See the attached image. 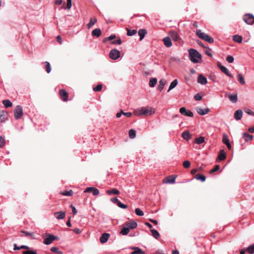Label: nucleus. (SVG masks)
<instances>
[{
    "label": "nucleus",
    "instance_id": "f03ea898",
    "mask_svg": "<svg viewBox=\"0 0 254 254\" xmlns=\"http://www.w3.org/2000/svg\"><path fill=\"white\" fill-rule=\"evenodd\" d=\"M14 115L15 119L18 120L23 115L22 107L20 105L16 106L14 110Z\"/></svg>",
    "mask_w": 254,
    "mask_h": 254
},
{
    "label": "nucleus",
    "instance_id": "393cba45",
    "mask_svg": "<svg viewBox=\"0 0 254 254\" xmlns=\"http://www.w3.org/2000/svg\"><path fill=\"white\" fill-rule=\"evenodd\" d=\"M190 134L188 131H185L182 133V137L187 141L190 138Z\"/></svg>",
    "mask_w": 254,
    "mask_h": 254
},
{
    "label": "nucleus",
    "instance_id": "8fccbe9b",
    "mask_svg": "<svg viewBox=\"0 0 254 254\" xmlns=\"http://www.w3.org/2000/svg\"><path fill=\"white\" fill-rule=\"evenodd\" d=\"M22 254H37V252L34 250H30L29 249L27 251H23L22 252Z\"/></svg>",
    "mask_w": 254,
    "mask_h": 254
},
{
    "label": "nucleus",
    "instance_id": "e433bc0d",
    "mask_svg": "<svg viewBox=\"0 0 254 254\" xmlns=\"http://www.w3.org/2000/svg\"><path fill=\"white\" fill-rule=\"evenodd\" d=\"M128 135L130 138L133 139L136 136V131L133 129H130L128 131Z\"/></svg>",
    "mask_w": 254,
    "mask_h": 254
},
{
    "label": "nucleus",
    "instance_id": "4be33fe9",
    "mask_svg": "<svg viewBox=\"0 0 254 254\" xmlns=\"http://www.w3.org/2000/svg\"><path fill=\"white\" fill-rule=\"evenodd\" d=\"M101 30L99 28H96L92 32V35L93 36H95L96 37H99L101 35Z\"/></svg>",
    "mask_w": 254,
    "mask_h": 254
},
{
    "label": "nucleus",
    "instance_id": "79ce46f5",
    "mask_svg": "<svg viewBox=\"0 0 254 254\" xmlns=\"http://www.w3.org/2000/svg\"><path fill=\"white\" fill-rule=\"evenodd\" d=\"M203 40L209 43H213L214 42V39H213V38L207 34L205 37V38Z\"/></svg>",
    "mask_w": 254,
    "mask_h": 254
},
{
    "label": "nucleus",
    "instance_id": "774afa93",
    "mask_svg": "<svg viewBox=\"0 0 254 254\" xmlns=\"http://www.w3.org/2000/svg\"><path fill=\"white\" fill-rule=\"evenodd\" d=\"M93 189V187H88L84 191V192H92V190Z\"/></svg>",
    "mask_w": 254,
    "mask_h": 254
},
{
    "label": "nucleus",
    "instance_id": "7ed1b4c3",
    "mask_svg": "<svg viewBox=\"0 0 254 254\" xmlns=\"http://www.w3.org/2000/svg\"><path fill=\"white\" fill-rule=\"evenodd\" d=\"M244 21L249 25H252L254 23V16L252 14H246L244 16Z\"/></svg>",
    "mask_w": 254,
    "mask_h": 254
},
{
    "label": "nucleus",
    "instance_id": "bf43d9fd",
    "mask_svg": "<svg viewBox=\"0 0 254 254\" xmlns=\"http://www.w3.org/2000/svg\"><path fill=\"white\" fill-rule=\"evenodd\" d=\"M92 192L94 195H98L99 194V190L97 188L93 187Z\"/></svg>",
    "mask_w": 254,
    "mask_h": 254
},
{
    "label": "nucleus",
    "instance_id": "bb28decb",
    "mask_svg": "<svg viewBox=\"0 0 254 254\" xmlns=\"http://www.w3.org/2000/svg\"><path fill=\"white\" fill-rule=\"evenodd\" d=\"M233 40L235 42L240 43L242 42L243 38L241 36L235 35L233 36Z\"/></svg>",
    "mask_w": 254,
    "mask_h": 254
},
{
    "label": "nucleus",
    "instance_id": "c756f323",
    "mask_svg": "<svg viewBox=\"0 0 254 254\" xmlns=\"http://www.w3.org/2000/svg\"><path fill=\"white\" fill-rule=\"evenodd\" d=\"M2 104L6 108L11 107L12 106V102L9 100L8 99L3 100Z\"/></svg>",
    "mask_w": 254,
    "mask_h": 254
},
{
    "label": "nucleus",
    "instance_id": "1a4fd4ad",
    "mask_svg": "<svg viewBox=\"0 0 254 254\" xmlns=\"http://www.w3.org/2000/svg\"><path fill=\"white\" fill-rule=\"evenodd\" d=\"M60 95L64 101H67L68 100L67 92L64 89H60L59 91Z\"/></svg>",
    "mask_w": 254,
    "mask_h": 254
},
{
    "label": "nucleus",
    "instance_id": "603ef678",
    "mask_svg": "<svg viewBox=\"0 0 254 254\" xmlns=\"http://www.w3.org/2000/svg\"><path fill=\"white\" fill-rule=\"evenodd\" d=\"M134 114L137 116L143 115V114L142 113L141 108L135 110L134 112Z\"/></svg>",
    "mask_w": 254,
    "mask_h": 254
},
{
    "label": "nucleus",
    "instance_id": "a18cd8bd",
    "mask_svg": "<svg viewBox=\"0 0 254 254\" xmlns=\"http://www.w3.org/2000/svg\"><path fill=\"white\" fill-rule=\"evenodd\" d=\"M45 68L47 73H50L51 71V67L50 63L48 62H45Z\"/></svg>",
    "mask_w": 254,
    "mask_h": 254
},
{
    "label": "nucleus",
    "instance_id": "e2e57ef3",
    "mask_svg": "<svg viewBox=\"0 0 254 254\" xmlns=\"http://www.w3.org/2000/svg\"><path fill=\"white\" fill-rule=\"evenodd\" d=\"M186 111L187 109L185 107H182L180 109V112L182 115H185Z\"/></svg>",
    "mask_w": 254,
    "mask_h": 254
},
{
    "label": "nucleus",
    "instance_id": "0eeeda50",
    "mask_svg": "<svg viewBox=\"0 0 254 254\" xmlns=\"http://www.w3.org/2000/svg\"><path fill=\"white\" fill-rule=\"evenodd\" d=\"M57 238L56 236L51 234H48V237L46 238L44 240V244L48 245L51 244L53 241L56 240Z\"/></svg>",
    "mask_w": 254,
    "mask_h": 254
},
{
    "label": "nucleus",
    "instance_id": "7c9ffc66",
    "mask_svg": "<svg viewBox=\"0 0 254 254\" xmlns=\"http://www.w3.org/2000/svg\"><path fill=\"white\" fill-rule=\"evenodd\" d=\"M178 82L177 79L174 80L170 84V86L169 87L168 92H169L170 90L174 88L178 84Z\"/></svg>",
    "mask_w": 254,
    "mask_h": 254
},
{
    "label": "nucleus",
    "instance_id": "6e6552de",
    "mask_svg": "<svg viewBox=\"0 0 254 254\" xmlns=\"http://www.w3.org/2000/svg\"><path fill=\"white\" fill-rule=\"evenodd\" d=\"M111 201L114 203H116L117 205L123 209H126L127 208V205L126 204L122 203L116 197H113L111 199Z\"/></svg>",
    "mask_w": 254,
    "mask_h": 254
},
{
    "label": "nucleus",
    "instance_id": "680f3d73",
    "mask_svg": "<svg viewBox=\"0 0 254 254\" xmlns=\"http://www.w3.org/2000/svg\"><path fill=\"white\" fill-rule=\"evenodd\" d=\"M194 99L196 101H200V100H201L202 97L199 94L197 93L194 95Z\"/></svg>",
    "mask_w": 254,
    "mask_h": 254
},
{
    "label": "nucleus",
    "instance_id": "13d9d810",
    "mask_svg": "<svg viewBox=\"0 0 254 254\" xmlns=\"http://www.w3.org/2000/svg\"><path fill=\"white\" fill-rule=\"evenodd\" d=\"M116 38V35L114 34L111 35L109 37L105 38L104 40V42H106L107 40H112Z\"/></svg>",
    "mask_w": 254,
    "mask_h": 254
},
{
    "label": "nucleus",
    "instance_id": "4d7b16f0",
    "mask_svg": "<svg viewBox=\"0 0 254 254\" xmlns=\"http://www.w3.org/2000/svg\"><path fill=\"white\" fill-rule=\"evenodd\" d=\"M234 58L232 56H228L226 58V61L229 63H232L234 62Z\"/></svg>",
    "mask_w": 254,
    "mask_h": 254
},
{
    "label": "nucleus",
    "instance_id": "9d476101",
    "mask_svg": "<svg viewBox=\"0 0 254 254\" xmlns=\"http://www.w3.org/2000/svg\"><path fill=\"white\" fill-rule=\"evenodd\" d=\"M197 82L202 85H205L207 82V78L202 74H199L197 77Z\"/></svg>",
    "mask_w": 254,
    "mask_h": 254
},
{
    "label": "nucleus",
    "instance_id": "ddd939ff",
    "mask_svg": "<svg viewBox=\"0 0 254 254\" xmlns=\"http://www.w3.org/2000/svg\"><path fill=\"white\" fill-rule=\"evenodd\" d=\"M169 35L172 40L174 41H179L180 40L178 33L175 31H171L169 33Z\"/></svg>",
    "mask_w": 254,
    "mask_h": 254
},
{
    "label": "nucleus",
    "instance_id": "c85d7f7f",
    "mask_svg": "<svg viewBox=\"0 0 254 254\" xmlns=\"http://www.w3.org/2000/svg\"><path fill=\"white\" fill-rule=\"evenodd\" d=\"M13 250H19L20 249H27V250L29 249V247L27 246H26V245H22L20 247H18L17 244H14L13 245Z\"/></svg>",
    "mask_w": 254,
    "mask_h": 254
},
{
    "label": "nucleus",
    "instance_id": "72a5a7b5",
    "mask_svg": "<svg viewBox=\"0 0 254 254\" xmlns=\"http://www.w3.org/2000/svg\"><path fill=\"white\" fill-rule=\"evenodd\" d=\"M205 139L204 137L200 136L195 139L194 142L197 144H200L204 142Z\"/></svg>",
    "mask_w": 254,
    "mask_h": 254
},
{
    "label": "nucleus",
    "instance_id": "412c9836",
    "mask_svg": "<svg viewBox=\"0 0 254 254\" xmlns=\"http://www.w3.org/2000/svg\"><path fill=\"white\" fill-rule=\"evenodd\" d=\"M196 35L200 39L204 40L205 37L206 36V34L202 32L201 30H196Z\"/></svg>",
    "mask_w": 254,
    "mask_h": 254
},
{
    "label": "nucleus",
    "instance_id": "39448f33",
    "mask_svg": "<svg viewBox=\"0 0 254 254\" xmlns=\"http://www.w3.org/2000/svg\"><path fill=\"white\" fill-rule=\"evenodd\" d=\"M141 111L143 115L145 116H150L155 113L153 109L150 107H142Z\"/></svg>",
    "mask_w": 254,
    "mask_h": 254
},
{
    "label": "nucleus",
    "instance_id": "3c124183",
    "mask_svg": "<svg viewBox=\"0 0 254 254\" xmlns=\"http://www.w3.org/2000/svg\"><path fill=\"white\" fill-rule=\"evenodd\" d=\"M62 194L65 196H71L73 194V191L71 190L68 191H64L62 193Z\"/></svg>",
    "mask_w": 254,
    "mask_h": 254
},
{
    "label": "nucleus",
    "instance_id": "052dcab7",
    "mask_svg": "<svg viewBox=\"0 0 254 254\" xmlns=\"http://www.w3.org/2000/svg\"><path fill=\"white\" fill-rule=\"evenodd\" d=\"M184 116L192 117H193V113L191 112L190 111L187 110L186 114H185Z\"/></svg>",
    "mask_w": 254,
    "mask_h": 254
},
{
    "label": "nucleus",
    "instance_id": "dca6fc26",
    "mask_svg": "<svg viewBox=\"0 0 254 254\" xmlns=\"http://www.w3.org/2000/svg\"><path fill=\"white\" fill-rule=\"evenodd\" d=\"M125 225L130 230V229H135L137 227V224L136 222L132 221L130 222H126L125 223Z\"/></svg>",
    "mask_w": 254,
    "mask_h": 254
},
{
    "label": "nucleus",
    "instance_id": "49530a36",
    "mask_svg": "<svg viewBox=\"0 0 254 254\" xmlns=\"http://www.w3.org/2000/svg\"><path fill=\"white\" fill-rule=\"evenodd\" d=\"M247 251L250 254H254V244L250 246L247 248Z\"/></svg>",
    "mask_w": 254,
    "mask_h": 254
},
{
    "label": "nucleus",
    "instance_id": "9b49d317",
    "mask_svg": "<svg viewBox=\"0 0 254 254\" xmlns=\"http://www.w3.org/2000/svg\"><path fill=\"white\" fill-rule=\"evenodd\" d=\"M110 237V234L108 233H103L100 238V241L102 244H104L107 242Z\"/></svg>",
    "mask_w": 254,
    "mask_h": 254
},
{
    "label": "nucleus",
    "instance_id": "de8ad7c7",
    "mask_svg": "<svg viewBox=\"0 0 254 254\" xmlns=\"http://www.w3.org/2000/svg\"><path fill=\"white\" fill-rule=\"evenodd\" d=\"M135 213L137 215L140 216H142L144 214L143 211L139 208H137L135 209Z\"/></svg>",
    "mask_w": 254,
    "mask_h": 254
},
{
    "label": "nucleus",
    "instance_id": "aec40b11",
    "mask_svg": "<svg viewBox=\"0 0 254 254\" xmlns=\"http://www.w3.org/2000/svg\"><path fill=\"white\" fill-rule=\"evenodd\" d=\"M163 41L164 45L166 47L169 48L172 45V43L171 42V38L168 37H165L163 39Z\"/></svg>",
    "mask_w": 254,
    "mask_h": 254
},
{
    "label": "nucleus",
    "instance_id": "338daca9",
    "mask_svg": "<svg viewBox=\"0 0 254 254\" xmlns=\"http://www.w3.org/2000/svg\"><path fill=\"white\" fill-rule=\"evenodd\" d=\"M112 43L113 44L121 45L122 44V41H121V39L120 38H119L117 41H113L112 42Z\"/></svg>",
    "mask_w": 254,
    "mask_h": 254
},
{
    "label": "nucleus",
    "instance_id": "f3484780",
    "mask_svg": "<svg viewBox=\"0 0 254 254\" xmlns=\"http://www.w3.org/2000/svg\"><path fill=\"white\" fill-rule=\"evenodd\" d=\"M147 31L145 29H141L139 30L138 32V34L139 36V40L141 41L147 34Z\"/></svg>",
    "mask_w": 254,
    "mask_h": 254
},
{
    "label": "nucleus",
    "instance_id": "864d4df0",
    "mask_svg": "<svg viewBox=\"0 0 254 254\" xmlns=\"http://www.w3.org/2000/svg\"><path fill=\"white\" fill-rule=\"evenodd\" d=\"M102 88V84H98L93 88V90L96 92L100 91Z\"/></svg>",
    "mask_w": 254,
    "mask_h": 254
},
{
    "label": "nucleus",
    "instance_id": "6e6d98bb",
    "mask_svg": "<svg viewBox=\"0 0 254 254\" xmlns=\"http://www.w3.org/2000/svg\"><path fill=\"white\" fill-rule=\"evenodd\" d=\"M190 166V161L186 160L183 162V166L185 168H189Z\"/></svg>",
    "mask_w": 254,
    "mask_h": 254
},
{
    "label": "nucleus",
    "instance_id": "2f4dec72",
    "mask_svg": "<svg viewBox=\"0 0 254 254\" xmlns=\"http://www.w3.org/2000/svg\"><path fill=\"white\" fill-rule=\"evenodd\" d=\"M97 22V19L95 17L91 18L90 19V22L87 24V26L88 28H90L92 26H93Z\"/></svg>",
    "mask_w": 254,
    "mask_h": 254
},
{
    "label": "nucleus",
    "instance_id": "58836bf2",
    "mask_svg": "<svg viewBox=\"0 0 254 254\" xmlns=\"http://www.w3.org/2000/svg\"><path fill=\"white\" fill-rule=\"evenodd\" d=\"M127 35L128 36H132L137 33V30L135 29L133 30H129V29L127 28Z\"/></svg>",
    "mask_w": 254,
    "mask_h": 254
},
{
    "label": "nucleus",
    "instance_id": "5701e85b",
    "mask_svg": "<svg viewBox=\"0 0 254 254\" xmlns=\"http://www.w3.org/2000/svg\"><path fill=\"white\" fill-rule=\"evenodd\" d=\"M229 100L232 103H235L238 101L237 94H231L228 96Z\"/></svg>",
    "mask_w": 254,
    "mask_h": 254
},
{
    "label": "nucleus",
    "instance_id": "37998d69",
    "mask_svg": "<svg viewBox=\"0 0 254 254\" xmlns=\"http://www.w3.org/2000/svg\"><path fill=\"white\" fill-rule=\"evenodd\" d=\"M176 177L174 176H170L169 177L166 183L173 184L175 182Z\"/></svg>",
    "mask_w": 254,
    "mask_h": 254
},
{
    "label": "nucleus",
    "instance_id": "423d86ee",
    "mask_svg": "<svg viewBox=\"0 0 254 254\" xmlns=\"http://www.w3.org/2000/svg\"><path fill=\"white\" fill-rule=\"evenodd\" d=\"M217 66L221 69V71L227 75L230 78H234L233 75L229 73L228 69L224 66L222 65L220 63H217Z\"/></svg>",
    "mask_w": 254,
    "mask_h": 254
},
{
    "label": "nucleus",
    "instance_id": "ea45409f",
    "mask_svg": "<svg viewBox=\"0 0 254 254\" xmlns=\"http://www.w3.org/2000/svg\"><path fill=\"white\" fill-rule=\"evenodd\" d=\"M195 178L197 180H200L202 182H204L206 180V177L200 174H197L195 176Z\"/></svg>",
    "mask_w": 254,
    "mask_h": 254
},
{
    "label": "nucleus",
    "instance_id": "b1692460",
    "mask_svg": "<svg viewBox=\"0 0 254 254\" xmlns=\"http://www.w3.org/2000/svg\"><path fill=\"white\" fill-rule=\"evenodd\" d=\"M226 158V154L224 150H221L218 156V159L221 161L224 160Z\"/></svg>",
    "mask_w": 254,
    "mask_h": 254
},
{
    "label": "nucleus",
    "instance_id": "a878e982",
    "mask_svg": "<svg viewBox=\"0 0 254 254\" xmlns=\"http://www.w3.org/2000/svg\"><path fill=\"white\" fill-rule=\"evenodd\" d=\"M106 193L108 195L113 194H119L120 193L119 190L116 189H113L111 190H107Z\"/></svg>",
    "mask_w": 254,
    "mask_h": 254
},
{
    "label": "nucleus",
    "instance_id": "09e8293b",
    "mask_svg": "<svg viewBox=\"0 0 254 254\" xmlns=\"http://www.w3.org/2000/svg\"><path fill=\"white\" fill-rule=\"evenodd\" d=\"M51 251L53 253H56L60 254H62L63 252L62 251H59V248L56 247H54L51 248Z\"/></svg>",
    "mask_w": 254,
    "mask_h": 254
},
{
    "label": "nucleus",
    "instance_id": "69168bd1",
    "mask_svg": "<svg viewBox=\"0 0 254 254\" xmlns=\"http://www.w3.org/2000/svg\"><path fill=\"white\" fill-rule=\"evenodd\" d=\"M67 3L66 8L69 9L71 7L72 0H67Z\"/></svg>",
    "mask_w": 254,
    "mask_h": 254
},
{
    "label": "nucleus",
    "instance_id": "cd10ccee",
    "mask_svg": "<svg viewBox=\"0 0 254 254\" xmlns=\"http://www.w3.org/2000/svg\"><path fill=\"white\" fill-rule=\"evenodd\" d=\"M243 137L246 141H249L253 138V136L252 135L249 134L247 132H244L243 133Z\"/></svg>",
    "mask_w": 254,
    "mask_h": 254
},
{
    "label": "nucleus",
    "instance_id": "f704fd0d",
    "mask_svg": "<svg viewBox=\"0 0 254 254\" xmlns=\"http://www.w3.org/2000/svg\"><path fill=\"white\" fill-rule=\"evenodd\" d=\"M157 80L156 78H151L149 80V86L150 87H153L157 83Z\"/></svg>",
    "mask_w": 254,
    "mask_h": 254
},
{
    "label": "nucleus",
    "instance_id": "4c0bfd02",
    "mask_svg": "<svg viewBox=\"0 0 254 254\" xmlns=\"http://www.w3.org/2000/svg\"><path fill=\"white\" fill-rule=\"evenodd\" d=\"M150 231L152 233V235L154 238L157 239L159 237V233L157 230L155 229H151Z\"/></svg>",
    "mask_w": 254,
    "mask_h": 254
},
{
    "label": "nucleus",
    "instance_id": "2eb2a0df",
    "mask_svg": "<svg viewBox=\"0 0 254 254\" xmlns=\"http://www.w3.org/2000/svg\"><path fill=\"white\" fill-rule=\"evenodd\" d=\"M223 143L227 146L229 149H231V145L229 141V139L226 134L223 135Z\"/></svg>",
    "mask_w": 254,
    "mask_h": 254
},
{
    "label": "nucleus",
    "instance_id": "473e14b6",
    "mask_svg": "<svg viewBox=\"0 0 254 254\" xmlns=\"http://www.w3.org/2000/svg\"><path fill=\"white\" fill-rule=\"evenodd\" d=\"M166 80L165 79H162L160 80L159 81V84L158 86V90L161 91L163 89Z\"/></svg>",
    "mask_w": 254,
    "mask_h": 254
},
{
    "label": "nucleus",
    "instance_id": "0e129e2a",
    "mask_svg": "<svg viewBox=\"0 0 254 254\" xmlns=\"http://www.w3.org/2000/svg\"><path fill=\"white\" fill-rule=\"evenodd\" d=\"M219 169V166L217 165L215 166V167L210 170V173H214L215 172H216Z\"/></svg>",
    "mask_w": 254,
    "mask_h": 254
},
{
    "label": "nucleus",
    "instance_id": "f8f14e48",
    "mask_svg": "<svg viewBox=\"0 0 254 254\" xmlns=\"http://www.w3.org/2000/svg\"><path fill=\"white\" fill-rule=\"evenodd\" d=\"M196 110L197 113L200 115H205L210 111V109L209 108L203 109L199 107L196 108Z\"/></svg>",
    "mask_w": 254,
    "mask_h": 254
},
{
    "label": "nucleus",
    "instance_id": "4468645a",
    "mask_svg": "<svg viewBox=\"0 0 254 254\" xmlns=\"http://www.w3.org/2000/svg\"><path fill=\"white\" fill-rule=\"evenodd\" d=\"M54 216L58 219H63L65 217V212L60 211L55 212L54 214Z\"/></svg>",
    "mask_w": 254,
    "mask_h": 254
},
{
    "label": "nucleus",
    "instance_id": "f257e3e1",
    "mask_svg": "<svg viewBox=\"0 0 254 254\" xmlns=\"http://www.w3.org/2000/svg\"><path fill=\"white\" fill-rule=\"evenodd\" d=\"M189 53L190 60L193 63H198L202 58L201 54L194 49H190Z\"/></svg>",
    "mask_w": 254,
    "mask_h": 254
},
{
    "label": "nucleus",
    "instance_id": "20e7f679",
    "mask_svg": "<svg viewBox=\"0 0 254 254\" xmlns=\"http://www.w3.org/2000/svg\"><path fill=\"white\" fill-rule=\"evenodd\" d=\"M120 52L115 49L112 50L109 53L110 58L113 60L118 59L120 57Z\"/></svg>",
    "mask_w": 254,
    "mask_h": 254
},
{
    "label": "nucleus",
    "instance_id": "c9c22d12",
    "mask_svg": "<svg viewBox=\"0 0 254 254\" xmlns=\"http://www.w3.org/2000/svg\"><path fill=\"white\" fill-rule=\"evenodd\" d=\"M238 81H239V82L242 85H244L245 84L246 82H245V79H244L243 75L241 73H239L238 74Z\"/></svg>",
    "mask_w": 254,
    "mask_h": 254
},
{
    "label": "nucleus",
    "instance_id": "5fc2aeb1",
    "mask_svg": "<svg viewBox=\"0 0 254 254\" xmlns=\"http://www.w3.org/2000/svg\"><path fill=\"white\" fill-rule=\"evenodd\" d=\"M5 139L4 138L0 136V148H2L5 145Z\"/></svg>",
    "mask_w": 254,
    "mask_h": 254
},
{
    "label": "nucleus",
    "instance_id": "a19ab883",
    "mask_svg": "<svg viewBox=\"0 0 254 254\" xmlns=\"http://www.w3.org/2000/svg\"><path fill=\"white\" fill-rule=\"evenodd\" d=\"M129 230L126 226L122 229L120 233L123 235H127L129 233Z\"/></svg>",
    "mask_w": 254,
    "mask_h": 254
},
{
    "label": "nucleus",
    "instance_id": "a211bd4d",
    "mask_svg": "<svg viewBox=\"0 0 254 254\" xmlns=\"http://www.w3.org/2000/svg\"><path fill=\"white\" fill-rule=\"evenodd\" d=\"M242 116L243 111L241 110H238L234 113V118L237 121L241 120Z\"/></svg>",
    "mask_w": 254,
    "mask_h": 254
},
{
    "label": "nucleus",
    "instance_id": "6ab92c4d",
    "mask_svg": "<svg viewBox=\"0 0 254 254\" xmlns=\"http://www.w3.org/2000/svg\"><path fill=\"white\" fill-rule=\"evenodd\" d=\"M131 249L134 250L131 253V254H144V252L140 248L136 247L131 248Z\"/></svg>",
    "mask_w": 254,
    "mask_h": 254
},
{
    "label": "nucleus",
    "instance_id": "c03bdc74",
    "mask_svg": "<svg viewBox=\"0 0 254 254\" xmlns=\"http://www.w3.org/2000/svg\"><path fill=\"white\" fill-rule=\"evenodd\" d=\"M5 113L3 111H0V122H3L5 120Z\"/></svg>",
    "mask_w": 254,
    "mask_h": 254
}]
</instances>
